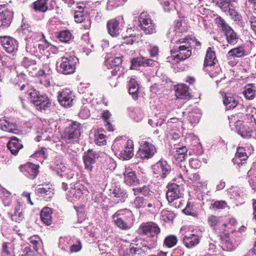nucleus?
<instances>
[{"label":"nucleus","instance_id":"f257e3e1","mask_svg":"<svg viewBox=\"0 0 256 256\" xmlns=\"http://www.w3.org/2000/svg\"><path fill=\"white\" fill-rule=\"evenodd\" d=\"M192 48V43L188 38L176 40L170 50L172 57L168 58V61L174 64L186 60L191 56Z\"/></svg>","mask_w":256,"mask_h":256},{"label":"nucleus","instance_id":"f03ea898","mask_svg":"<svg viewBox=\"0 0 256 256\" xmlns=\"http://www.w3.org/2000/svg\"><path fill=\"white\" fill-rule=\"evenodd\" d=\"M112 220L118 228L124 230H128L132 228L135 220L132 212L126 208L117 210L112 216Z\"/></svg>","mask_w":256,"mask_h":256},{"label":"nucleus","instance_id":"7ed1b4c3","mask_svg":"<svg viewBox=\"0 0 256 256\" xmlns=\"http://www.w3.org/2000/svg\"><path fill=\"white\" fill-rule=\"evenodd\" d=\"M78 59L74 56L62 57L57 62V70L59 73L68 75L74 74Z\"/></svg>","mask_w":256,"mask_h":256},{"label":"nucleus","instance_id":"20e7f679","mask_svg":"<svg viewBox=\"0 0 256 256\" xmlns=\"http://www.w3.org/2000/svg\"><path fill=\"white\" fill-rule=\"evenodd\" d=\"M215 20L218 27L224 32L228 43L232 46L236 44L238 40L236 33L221 18H217Z\"/></svg>","mask_w":256,"mask_h":256},{"label":"nucleus","instance_id":"39448f33","mask_svg":"<svg viewBox=\"0 0 256 256\" xmlns=\"http://www.w3.org/2000/svg\"><path fill=\"white\" fill-rule=\"evenodd\" d=\"M123 144L124 148L120 151V156L123 160H129L134 155V142L131 140H128L126 142H124L120 138H116L112 147L118 148L120 150L118 144Z\"/></svg>","mask_w":256,"mask_h":256},{"label":"nucleus","instance_id":"423d86ee","mask_svg":"<svg viewBox=\"0 0 256 256\" xmlns=\"http://www.w3.org/2000/svg\"><path fill=\"white\" fill-rule=\"evenodd\" d=\"M80 128L81 124L80 123L73 122L66 128L63 136L64 140L68 144L77 142L80 134Z\"/></svg>","mask_w":256,"mask_h":256},{"label":"nucleus","instance_id":"0eeeda50","mask_svg":"<svg viewBox=\"0 0 256 256\" xmlns=\"http://www.w3.org/2000/svg\"><path fill=\"white\" fill-rule=\"evenodd\" d=\"M30 100L40 111L46 110L50 106V100L46 95H40L39 93L33 90L28 93Z\"/></svg>","mask_w":256,"mask_h":256},{"label":"nucleus","instance_id":"6e6552de","mask_svg":"<svg viewBox=\"0 0 256 256\" xmlns=\"http://www.w3.org/2000/svg\"><path fill=\"white\" fill-rule=\"evenodd\" d=\"M153 172L157 178H165L172 172V168L168 162L161 158L152 166Z\"/></svg>","mask_w":256,"mask_h":256},{"label":"nucleus","instance_id":"1a4fd4ad","mask_svg":"<svg viewBox=\"0 0 256 256\" xmlns=\"http://www.w3.org/2000/svg\"><path fill=\"white\" fill-rule=\"evenodd\" d=\"M138 21L140 28L146 34H150L156 32V24L146 12H142L138 17Z\"/></svg>","mask_w":256,"mask_h":256},{"label":"nucleus","instance_id":"9d476101","mask_svg":"<svg viewBox=\"0 0 256 256\" xmlns=\"http://www.w3.org/2000/svg\"><path fill=\"white\" fill-rule=\"evenodd\" d=\"M156 152L154 145L147 142H142L137 152L136 156L142 160H148L152 158Z\"/></svg>","mask_w":256,"mask_h":256},{"label":"nucleus","instance_id":"9b49d317","mask_svg":"<svg viewBox=\"0 0 256 256\" xmlns=\"http://www.w3.org/2000/svg\"><path fill=\"white\" fill-rule=\"evenodd\" d=\"M150 248L146 245L130 244L124 252V256H144L149 253Z\"/></svg>","mask_w":256,"mask_h":256},{"label":"nucleus","instance_id":"f8f14e48","mask_svg":"<svg viewBox=\"0 0 256 256\" xmlns=\"http://www.w3.org/2000/svg\"><path fill=\"white\" fill-rule=\"evenodd\" d=\"M100 158V154L92 150H88L84 153L82 158L84 164V168L88 172H92L94 165Z\"/></svg>","mask_w":256,"mask_h":256},{"label":"nucleus","instance_id":"ddd939ff","mask_svg":"<svg viewBox=\"0 0 256 256\" xmlns=\"http://www.w3.org/2000/svg\"><path fill=\"white\" fill-rule=\"evenodd\" d=\"M74 97L72 90L66 88L58 92V100L62 106L68 108L72 106Z\"/></svg>","mask_w":256,"mask_h":256},{"label":"nucleus","instance_id":"4468645a","mask_svg":"<svg viewBox=\"0 0 256 256\" xmlns=\"http://www.w3.org/2000/svg\"><path fill=\"white\" fill-rule=\"evenodd\" d=\"M0 44L6 52L8 54L16 53L18 46L17 40L8 36H0Z\"/></svg>","mask_w":256,"mask_h":256},{"label":"nucleus","instance_id":"2eb2a0df","mask_svg":"<svg viewBox=\"0 0 256 256\" xmlns=\"http://www.w3.org/2000/svg\"><path fill=\"white\" fill-rule=\"evenodd\" d=\"M13 18V12L5 5L0 6V28H6L10 26Z\"/></svg>","mask_w":256,"mask_h":256},{"label":"nucleus","instance_id":"dca6fc26","mask_svg":"<svg viewBox=\"0 0 256 256\" xmlns=\"http://www.w3.org/2000/svg\"><path fill=\"white\" fill-rule=\"evenodd\" d=\"M240 116H242V115L238 114L233 117L238 133L244 138H250L252 136V130L246 126L242 125L243 118L242 117L241 120L238 118Z\"/></svg>","mask_w":256,"mask_h":256},{"label":"nucleus","instance_id":"f3484780","mask_svg":"<svg viewBox=\"0 0 256 256\" xmlns=\"http://www.w3.org/2000/svg\"><path fill=\"white\" fill-rule=\"evenodd\" d=\"M183 194L180 186L176 184H172L168 186V190L166 192V198L170 203H172L182 197Z\"/></svg>","mask_w":256,"mask_h":256},{"label":"nucleus","instance_id":"a211bd4d","mask_svg":"<svg viewBox=\"0 0 256 256\" xmlns=\"http://www.w3.org/2000/svg\"><path fill=\"white\" fill-rule=\"evenodd\" d=\"M52 72L51 69L48 66H46L42 70L38 71V74L40 76L39 83L46 88L50 86L52 82L50 80V74Z\"/></svg>","mask_w":256,"mask_h":256},{"label":"nucleus","instance_id":"6ab92c4d","mask_svg":"<svg viewBox=\"0 0 256 256\" xmlns=\"http://www.w3.org/2000/svg\"><path fill=\"white\" fill-rule=\"evenodd\" d=\"M38 166L36 164L28 162L22 166L20 170L27 177L31 179H34L38 175Z\"/></svg>","mask_w":256,"mask_h":256},{"label":"nucleus","instance_id":"aec40b11","mask_svg":"<svg viewBox=\"0 0 256 256\" xmlns=\"http://www.w3.org/2000/svg\"><path fill=\"white\" fill-rule=\"evenodd\" d=\"M124 182L129 186H135L140 184V180L137 178L136 172L130 168H126L124 174Z\"/></svg>","mask_w":256,"mask_h":256},{"label":"nucleus","instance_id":"412c9836","mask_svg":"<svg viewBox=\"0 0 256 256\" xmlns=\"http://www.w3.org/2000/svg\"><path fill=\"white\" fill-rule=\"evenodd\" d=\"M131 62V69H136L138 66H153L157 64V62L143 56L134 58Z\"/></svg>","mask_w":256,"mask_h":256},{"label":"nucleus","instance_id":"4be33fe9","mask_svg":"<svg viewBox=\"0 0 256 256\" xmlns=\"http://www.w3.org/2000/svg\"><path fill=\"white\" fill-rule=\"evenodd\" d=\"M141 229L142 233L148 236L153 237L160 232V228L154 222H148L142 225Z\"/></svg>","mask_w":256,"mask_h":256},{"label":"nucleus","instance_id":"5701e85b","mask_svg":"<svg viewBox=\"0 0 256 256\" xmlns=\"http://www.w3.org/2000/svg\"><path fill=\"white\" fill-rule=\"evenodd\" d=\"M111 195L114 200L117 203L124 202L128 196L126 190L118 186L114 188Z\"/></svg>","mask_w":256,"mask_h":256},{"label":"nucleus","instance_id":"b1692460","mask_svg":"<svg viewBox=\"0 0 256 256\" xmlns=\"http://www.w3.org/2000/svg\"><path fill=\"white\" fill-rule=\"evenodd\" d=\"M242 115L243 121L245 120L246 122L252 124H256V108L252 106H247L246 108L244 116L242 114ZM242 116L238 117V118L241 120Z\"/></svg>","mask_w":256,"mask_h":256},{"label":"nucleus","instance_id":"393cba45","mask_svg":"<svg viewBox=\"0 0 256 256\" xmlns=\"http://www.w3.org/2000/svg\"><path fill=\"white\" fill-rule=\"evenodd\" d=\"M7 147L12 154L16 156L23 148L21 140L16 136L12 137L7 144Z\"/></svg>","mask_w":256,"mask_h":256},{"label":"nucleus","instance_id":"a878e982","mask_svg":"<svg viewBox=\"0 0 256 256\" xmlns=\"http://www.w3.org/2000/svg\"><path fill=\"white\" fill-rule=\"evenodd\" d=\"M16 128V124L10 122L8 118L4 117L0 118V128L2 131L16 134L17 130Z\"/></svg>","mask_w":256,"mask_h":256},{"label":"nucleus","instance_id":"bb28decb","mask_svg":"<svg viewBox=\"0 0 256 256\" xmlns=\"http://www.w3.org/2000/svg\"><path fill=\"white\" fill-rule=\"evenodd\" d=\"M89 94L90 96L88 97L86 96H84L83 99L82 100V102H84V100H85L88 102V104H84L78 114L79 116L83 119H86L90 116V111L88 109L90 104L88 102H91V96H93V94L91 91L89 92Z\"/></svg>","mask_w":256,"mask_h":256},{"label":"nucleus","instance_id":"cd10ccee","mask_svg":"<svg viewBox=\"0 0 256 256\" xmlns=\"http://www.w3.org/2000/svg\"><path fill=\"white\" fill-rule=\"evenodd\" d=\"M200 237L194 234L184 235L183 238V242L185 246L188 248H192L200 243Z\"/></svg>","mask_w":256,"mask_h":256},{"label":"nucleus","instance_id":"c85d7f7f","mask_svg":"<svg viewBox=\"0 0 256 256\" xmlns=\"http://www.w3.org/2000/svg\"><path fill=\"white\" fill-rule=\"evenodd\" d=\"M120 22L115 18L109 20L107 22V28L108 34L112 36H116L120 34Z\"/></svg>","mask_w":256,"mask_h":256},{"label":"nucleus","instance_id":"c756f323","mask_svg":"<svg viewBox=\"0 0 256 256\" xmlns=\"http://www.w3.org/2000/svg\"><path fill=\"white\" fill-rule=\"evenodd\" d=\"M146 208L150 209V210L158 208L161 206V202L154 194L146 198Z\"/></svg>","mask_w":256,"mask_h":256},{"label":"nucleus","instance_id":"7c9ffc66","mask_svg":"<svg viewBox=\"0 0 256 256\" xmlns=\"http://www.w3.org/2000/svg\"><path fill=\"white\" fill-rule=\"evenodd\" d=\"M37 189V193L46 200L49 201L54 196V189L46 186V187L40 186Z\"/></svg>","mask_w":256,"mask_h":256},{"label":"nucleus","instance_id":"2f4dec72","mask_svg":"<svg viewBox=\"0 0 256 256\" xmlns=\"http://www.w3.org/2000/svg\"><path fill=\"white\" fill-rule=\"evenodd\" d=\"M246 56V50L243 45L232 48L227 54V56L230 58H242Z\"/></svg>","mask_w":256,"mask_h":256},{"label":"nucleus","instance_id":"473e14b6","mask_svg":"<svg viewBox=\"0 0 256 256\" xmlns=\"http://www.w3.org/2000/svg\"><path fill=\"white\" fill-rule=\"evenodd\" d=\"M248 158V156L244 148L242 147H238L237 148V152L233 159V161L234 164H236L238 166L240 164L242 165L244 164L242 162L246 160Z\"/></svg>","mask_w":256,"mask_h":256},{"label":"nucleus","instance_id":"72a5a7b5","mask_svg":"<svg viewBox=\"0 0 256 256\" xmlns=\"http://www.w3.org/2000/svg\"><path fill=\"white\" fill-rule=\"evenodd\" d=\"M9 216H10L12 220L20 222L24 218V215L22 212V208L20 202H18L17 204L14 208V214L10 213Z\"/></svg>","mask_w":256,"mask_h":256},{"label":"nucleus","instance_id":"f704fd0d","mask_svg":"<svg viewBox=\"0 0 256 256\" xmlns=\"http://www.w3.org/2000/svg\"><path fill=\"white\" fill-rule=\"evenodd\" d=\"M244 98L247 100H253L256 94V86L255 84H246L242 92Z\"/></svg>","mask_w":256,"mask_h":256},{"label":"nucleus","instance_id":"c9c22d12","mask_svg":"<svg viewBox=\"0 0 256 256\" xmlns=\"http://www.w3.org/2000/svg\"><path fill=\"white\" fill-rule=\"evenodd\" d=\"M52 211L50 208L45 207L40 212V218L42 222L47 226H50L52 222Z\"/></svg>","mask_w":256,"mask_h":256},{"label":"nucleus","instance_id":"e433bc0d","mask_svg":"<svg viewBox=\"0 0 256 256\" xmlns=\"http://www.w3.org/2000/svg\"><path fill=\"white\" fill-rule=\"evenodd\" d=\"M129 94L134 99L136 100L138 96L139 86L134 78H131L128 84Z\"/></svg>","mask_w":256,"mask_h":256},{"label":"nucleus","instance_id":"4c0bfd02","mask_svg":"<svg viewBox=\"0 0 256 256\" xmlns=\"http://www.w3.org/2000/svg\"><path fill=\"white\" fill-rule=\"evenodd\" d=\"M217 60L214 52L210 48H208L204 61V66H214Z\"/></svg>","mask_w":256,"mask_h":256},{"label":"nucleus","instance_id":"58836bf2","mask_svg":"<svg viewBox=\"0 0 256 256\" xmlns=\"http://www.w3.org/2000/svg\"><path fill=\"white\" fill-rule=\"evenodd\" d=\"M48 0H37L32 4V8L36 12H46L48 9Z\"/></svg>","mask_w":256,"mask_h":256},{"label":"nucleus","instance_id":"ea45409f","mask_svg":"<svg viewBox=\"0 0 256 256\" xmlns=\"http://www.w3.org/2000/svg\"><path fill=\"white\" fill-rule=\"evenodd\" d=\"M77 10H75L74 18L76 22L80 23L84 22L87 16L84 10V7L82 6H78L76 7Z\"/></svg>","mask_w":256,"mask_h":256},{"label":"nucleus","instance_id":"a19ab883","mask_svg":"<svg viewBox=\"0 0 256 256\" xmlns=\"http://www.w3.org/2000/svg\"><path fill=\"white\" fill-rule=\"evenodd\" d=\"M188 88L184 84L178 85L176 91V96L178 98H186L188 96Z\"/></svg>","mask_w":256,"mask_h":256},{"label":"nucleus","instance_id":"79ce46f5","mask_svg":"<svg viewBox=\"0 0 256 256\" xmlns=\"http://www.w3.org/2000/svg\"><path fill=\"white\" fill-rule=\"evenodd\" d=\"M224 104L228 109L234 108L238 104V101L236 98L230 95H226L223 98Z\"/></svg>","mask_w":256,"mask_h":256},{"label":"nucleus","instance_id":"37998d69","mask_svg":"<svg viewBox=\"0 0 256 256\" xmlns=\"http://www.w3.org/2000/svg\"><path fill=\"white\" fill-rule=\"evenodd\" d=\"M224 236H220L221 240L222 241V248L227 251L232 250L234 248V245L230 241L228 234H224Z\"/></svg>","mask_w":256,"mask_h":256},{"label":"nucleus","instance_id":"c03bdc74","mask_svg":"<svg viewBox=\"0 0 256 256\" xmlns=\"http://www.w3.org/2000/svg\"><path fill=\"white\" fill-rule=\"evenodd\" d=\"M178 242V238L173 234L166 236L164 240V244L168 248H171L175 246Z\"/></svg>","mask_w":256,"mask_h":256},{"label":"nucleus","instance_id":"a18cd8bd","mask_svg":"<svg viewBox=\"0 0 256 256\" xmlns=\"http://www.w3.org/2000/svg\"><path fill=\"white\" fill-rule=\"evenodd\" d=\"M12 243H4L2 245V256H14Z\"/></svg>","mask_w":256,"mask_h":256},{"label":"nucleus","instance_id":"49530a36","mask_svg":"<svg viewBox=\"0 0 256 256\" xmlns=\"http://www.w3.org/2000/svg\"><path fill=\"white\" fill-rule=\"evenodd\" d=\"M94 142L98 146H104L106 143V136L99 130L94 133Z\"/></svg>","mask_w":256,"mask_h":256},{"label":"nucleus","instance_id":"de8ad7c7","mask_svg":"<svg viewBox=\"0 0 256 256\" xmlns=\"http://www.w3.org/2000/svg\"><path fill=\"white\" fill-rule=\"evenodd\" d=\"M146 198L142 196H136L134 202V206L137 208H146Z\"/></svg>","mask_w":256,"mask_h":256},{"label":"nucleus","instance_id":"09e8293b","mask_svg":"<svg viewBox=\"0 0 256 256\" xmlns=\"http://www.w3.org/2000/svg\"><path fill=\"white\" fill-rule=\"evenodd\" d=\"M174 216V214L170 210H164L161 212V218L166 222H172Z\"/></svg>","mask_w":256,"mask_h":256},{"label":"nucleus","instance_id":"8fccbe9b","mask_svg":"<svg viewBox=\"0 0 256 256\" xmlns=\"http://www.w3.org/2000/svg\"><path fill=\"white\" fill-rule=\"evenodd\" d=\"M21 64L22 66L27 69L30 68L34 69L36 68V61L32 58L24 57L21 62Z\"/></svg>","mask_w":256,"mask_h":256},{"label":"nucleus","instance_id":"3c124183","mask_svg":"<svg viewBox=\"0 0 256 256\" xmlns=\"http://www.w3.org/2000/svg\"><path fill=\"white\" fill-rule=\"evenodd\" d=\"M187 150V148L186 146H182L178 148L174 156L176 159L179 160L180 161H182L184 160L185 157L186 156Z\"/></svg>","mask_w":256,"mask_h":256},{"label":"nucleus","instance_id":"603ef678","mask_svg":"<svg viewBox=\"0 0 256 256\" xmlns=\"http://www.w3.org/2000/svg\"><path fill=\"white\" fill-rule=\"evenodd\" d=\"M29 242L30 246L32 247V248L34 252H37L41 242L40 240V238L36 236H32L30 238Z\"/></svg>","mask_w":256,"mask_h":256},{"label":"nucleus","instance_id":"864d4df0","mask_svg":"<svg viewBox=\"0 0 256 256\" xmlns=\"http://www.w3.org/2000/svg\"><path fill=\"white\" fill-rule=\"evenodd\" d=\"M71 37L72 34L68 30L62 31L58 36V38L60 40L65 42H68L71 38Z\"/></svg>","mask_w":256,"mask_h":256},{"label":"nucleus","instance_id":"5fc2aeb1","mask_svg":"<svg viewBox=\"0 0 256 256\" xmlns=\"http://www.w3.org/2000/svg\"><path fill=\"white\" fill-rule=\"evenodd\" d=\"M1 199L4 206H8L10 204L12 201L11 196L10 194L8 192H2Z\"/></svg>","mask_w":256,"mask_h":256},{"label":"nucleus","instance_id":"6e6d98bb","mask_svg":"<svg viewBox=\"0 0 256 256\" xmlns=\"http://www.w3.org/2000/svg\"><path fill=\"white\" fill-rule=\"evenodd\" d=\"M200 114L195 112H190L188 116V120L192 124H196L199 122Z\"/></svg>","mask_w":256,"mask_h":256},{"label":"nucleus","instance_id":"4d7b16f0","mask_svg":"<svg viewBox=\"0 0 256 256\" xmlns=\"http://www.w3.org/2000/svg\"><path fill=\"white\" fill-rule=\"evenodd\" d=\"M82 248V244L80 240H77L74 243L70 246V251L71 252H77L80 251Z\"/></svg>","mask_w":256,"mask_h":256},{"label":"nucleus","instance_id":"13d9d810","mask_svg":"<svg viewBox=\"0 0 256 256\" xmlns=\"http://www.w3.org/2000/svg\"><path fill=\"white\" fill-rule=\"evenodd\" d=\"M108 63H110L111 64V66L119 68V66L122 63V57H116L112 58V60L109 59L106 62Z\"/></svg>","mask_w":256,"mask_h":256},{"label":"nucleus","instance_id":"bf43d9fd","mask_svg":"<svg viewBox=\"0 0 256 256\" xmlns=\"http://www.w3.org/2000/svg\"><path fill=\"white\" fill-rule=\"evenodd\" d=\"M212 206L214 209H224L228 207V204L224 200H219L215 202Z\"/></svg>","mask_w":256,"mask_h":256},{"label":"nucleus","instance_id":"052dcab7","mask_svg":"<svg viewBox=\"0 0 256 256\" xmlns=\"http://www.w3.org/2000/svg\"><path fill=\"white\" fill-rule=\"evenodd\" d=\"M142 194L146 198L152 195H154V193L150 190L149 186H144L141 187Z\"/></svg>","mask_w":256,"mask_h":256},{"label":"nucleus","instance_id":"680f3d73","mask_svg":"<svg viewBox=\"0 0 256 256\" xmlns=\"http://www.w3.org/2000/svg\"><path fill=\"white\" fill-rule=\"evenodd\" d=\"M183 212L186 215L192 216H198L197 212L192 208L190 202H188L186 206L183 210Z\"/></svg>","mask_w":256,"mask_h":256},{"label":"nucleus","instance_id":"e2e57ef3","mask_svg":"<svg viewBox=\"0 0 256 256\" xmlns=\"http://www.w3.org/2000/svg\"><path fill=\"white\" fill-rule=\"evenodd\" d=\"M120 5H122L121 4L118 0H108L106 8L108 10H111Z\"/></svg>","mask_w":256,"mask_h":256},{"label":"nucleus","instance_id":"0e129e2a","mask_svg":"<svg viewBox=\"0 0 256 256\" xmlns=\"http://www.w3.org/2000/svg\"><path fill=\"white\" fill-rule=\"evenodd\" d=\"M21 30L24 34L26 35V39H27L31 33L32 29L28 24H23L21 26Z\"/></svg>","mask_w":256,"mask_h":256},{"label":"nucleus","instance_id":"69168bd1","mask_svg":"<svg viewBox=\"0 0 256 256\" xmlns=\"http://www.w3.org/2000/svg\"><path fill=\"white\" fill-rule=\"evenodd\" d=\"M144 114L142 110H136L134 112L133 118L136 122H140L143 118Z\"/></svg>","mask_w":256,"mask_h":256},{"label":"nucleus","instance_id":"338daca9","mask_svg":"<svg viewBox=\"0 0 256 256\" xmlns=\"http://www.w3.org/2000/svg\"><path fill=\"white\" fill-rule=\"evenodd\" d=\"M36 46V44H28L26 46V50L30 54H34L38 51Z\"/></svg>","mask_w":256,"mask_h":256},{"label":"nucleus","instance_id":"774afa93","mask_svg":"<svg viewBox=\"0 0 256 256\" xmlns=\"http://www.w3.org/2000/svg\"><path fill=\"white\" fill-rule=\"evenodd\" d=\"M202 162L196 158H191L190 160V164L194 168H198L201 166Z\"/></svg>","mask_w":256,"mask_h":256}]
</instances>
